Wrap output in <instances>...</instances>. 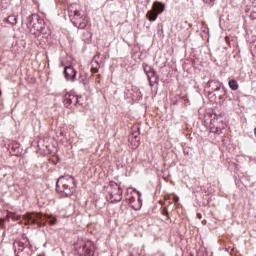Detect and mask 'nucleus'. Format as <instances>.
<instances>
[{"mask_svg":"<svg viewBox=\"0 0 256 256\" xmlns=\"http://www.w3.org/2000/svg\"><path fill=\"white\" fill-rule=\"evenodd\" d=\"M68 11L70 13H74V17L71 19L72 24L74 27H77L78 29H85L87 25L89 24V19L87 16L81 15V12L79 10H72L71 7L68 8Z\"/></svg>","mask_w":256,"mask_h":256,"instance_id":"nucleus-4","label":"nucleus"},{"mask_svg":"<svg viewBox=\"0 0 256 256\" xmlns=\"http://www.w3.org/2000/svg\"><path fill=\"white\" fill-rule=\"evenodd\" d=\"M205 1V3H213V1H215V0H204Z\"/></svg>","mask_w":256,"mask_h":256,"instance_id":"nucleus-20","label":"nucleus"},{"mask_svg":"<svg viewBox=\"0 0 256 256\" xmlns=\"http://www.w3.org/2000/svg\"><path fill=\"white\" fill-rule=\"evenodd\" d=\"M83 251H84L85 256H94L95 255V251L93 250V246L87 247V245H85L83 247Z\"/></svg>","mask_w":256,"mask_h":256,"instance_id":"nucleus-14","label":"nucleus"},{"mask_svg":"<svg viewBox=\"0 0 256 256\" xmlns=\"http://www.w3.org/2000/svg\"><path fill=\"white\" fill-rule=\"evenodd\" d=\"M15 256H19V254L15 253Z\"/></svg>","mask_w":256,"mask_h":256,"instance_id":"nucleus-24","label":"nucleus"},{"mask_svg":"<svg viewBox=\"0 0 256 256\" xmlns=\"http://www.w3.org/2000/svg\"><path fill=\"white\" fill-rule=\"evenodd\" d=\"M250 18L251 19H256V6H254L251 10V13H250Z\"/></svg>","mask_w":256,"mask_h":256,"instance_id":"nucleus-19","label":"nucleus"},{"mask_svg":"<svg viewBox=\"0 0 256 256\" xmlns=\"http://www.w3.org/2000/svg\"><path fill=\"white\" fill-rule=\"evenodd\" d=\"M139 203H141V198H138Z\"/></svg>","mask_w":256,"mask_h":256,"instance_id":"nucleus-23","label":"nucleus"},{"mask_svg":"<svg viewBox=\"0 0 256 256\" xmlns=\"http://www.w3.org/2000/svg\"><path fill=\"white\" fill-rule=\"evenodd\" d=\"M147 77L149 80L150 87H153V85H155V83H159V78L157 77V74L155 73V71H150L147 74Z\"/></svg>","mask_w":256,"mask_h":256,"instance_id":"nucleus-10","label":"nucleus"},{"mask_svg":"<svg viewBox=\"0 0 256 256\" xmlns=\"http://www.w3.org/2000/svg\"><path fill=\"white\" fill-rule=\"evenodd\" d=\"M220 123H222V125L216 127V133L218 135H219V133H221L222 129H225L227 127V124H225V122H223V120H221Z\"/></svg>","mask_w":256,"mask_h":256,"instance_id":"nucleus-16","label":"nucleus"},{"mask_svg":"<svg viewBox=\"0 0 256 256\" xmlns=\"http://www.w3.org/2000/svg\"><path fill=\"white\" fill-rule=\"evenodd\" d=\"M148 21H156L157 17H159V13L155 12L154 10H149L146 14Z\"/></svg>","mask_w":256,"mask_h":256,"instance_id":"nucleus-13","label":"nucleus"},{"mask_svg":"<svg viewBox=\"0 0 256 256\" xmlns=\"http://www.w3.org/2000/svg\"><path fill=\"white\" fill-rule=\"evenodd\" d=\"M26 247H29V244H27V242H23L22 240L15 241L13 243L14 253H17V255H19V253H23Z\"/></svg>","mask_w":256,"mask_h":256,"instance_id":"nucleus-8","label":"nucleus"},{"mask_svg":"<svg viewBox=\"0 0 256 256\" xmlns=\"http://www.w3.org/2000/svg\"><path fill=\"white\" fill-rule=\"evenodd\" d=\"M20 241H23V243H26L27 245H29V247H31V242H29V238H27L26 234H22Z\"/></svg>","mask_w":256,"mask_h":256,"instance_id":"nucleus-18","label":"nucleus"},{"mask_svg":"<svg viewBox=\"0 0 256 256\" xmlns=\"http://www.w3.org/2000/svg\"><path fill=\"white\" fill-rule=\"evenodd\" d=\"M153 10L158 13V15H161L163 11H165V4L162 2L156 1L153 4Z\"/></svg>","mask_w":256,"mask_h":256,"instance_id":"nucleus-11","label":"nucleus"},{"mask_svg":"<svg viewBox=\"0 0 256 256\" xmlns=\"http://www.w3.org/2000/svg\"><path fill=\"white\" fill-rule=\"evenodd\" d=\"M174 201H179V198L176 197V198L174 199Z\"/></svg>","mask_w":256,"mask_h":256,"instance_id":"nucleus-22","label":"nucleus"},{"mask_svg":"<svg viewBox=\"0 0 256 256\" xmlns=\"http://www.w3.org/2000/svg\"><path fill=\"white\" fill-rule=\"evenodd\" d=\"M0 96H1V91H0Z\"/></svg>","mask_w":256,"mask_h":256,"instance_id":"nucleus-26","label":"nucleus"},{"mask_svg":"<svg viewBox=\"0 0 256 256\" xmlns=\"http://www.w3.org/2000/svg\"><path fill=\"white\" fill-rule=\"evenodd\" d=\"M63 103L65 107L69 108L71 105H77L79 98L73 94L66 93L63 97Z\"/></svg>","mask_w":256,"mask_h":256,"instance_id":"nucleus-7","label":"nucleus"},{"mask_svg":"<svg viewBox=\"0 0 256 256\" xmlns=\"http://www.w3.org/2000/svg\"><path fill=\"white\" fill-rule=\"evenodd\" d=\"M44 25L45 23L43 22V19L35 14H32L27 18V28L34 37H39L41 33H43Z\"/></svg>","mask_w":256,"mask_h":256,"instance_id":"nucleus-2","label":"nucleus"},{"mask_svg":"<svg viewBox=\"0 0 256 256\" xmlns=\"http://www.w3.org/2000/svg\"><path fill=\"white\" fill-rule=\"evenodd\" d=\"M137 194H138L139 197H141V192L137 191Z\"/></svg>","mask_w":256,"mask_h":256,"instance_id":"nucleus-21","label":"nucleus"},{"mask_svg":"<svg viewBox=\"0 0 256 256\" xmlns=\"http://www.w3.org/2000/svg\"><path fill=\"white\" fill-rule=\"evenodd\" d=\"M106 191L109 195L108 200L110 203H119L123 199V188L115 181H110L106 186Z\"/></svg>","mask_w":256,"mask_h":256,"instance_id":"nucleus-3","label":"nucleus"},{"mask_svg":"<svg viewBox=\"0 0 256 256\" xmlns=\"http://www.w3.org/2000/svg\"><path fill=\"white\" fill-rule=\"evenodd\" d=\"M28 221L30 223H32L33 225H41V223H43V221H47V223H49V225H57V218H55L54 216H43L41 214H29L28 215Z\"/></svg>","mask_w":256,"mask_h":256,"instance_id":"nucleus-5","label":"nucleus"},{"mask_svg":"<svg viewBox=\"0 0 256 256\" xmlns=\"http://www.w3.org/2000/svg\"><path fill=\"white\" fill-rule=\"evenodd\" d=\"M64 77L66 81H75L77 77V70L73 66H66L64 68Z\"/></svg>","mask_w":256,"mask_h":256,"instance_id":"nucleus-6","label":"nucleus"},{"mask_svg":"<svg viewBox=\"0 0 256 256\" xmlns=\"http://www.w3.org/2000/svg\"><path fill=\"white\" fill-rule=\"evenodd\" d=\"M77 189L75 178L70 175L60 176L56 182V191L62 195V197H71Z\"/></svg>","mask_w":256,"mask_h":256,"instance_id":"nucleus-1","label":"nucleus"},{"mask_svg":"<svg viewBox=\"0 0 256 256\" xmlns=\"http://www.w3.org/2000/svg\"><path fill=\"white\" fill-rule=\"evenodd\" d=\"M130 256H134L133 254H130Z\"/></svg>","mask_w":256,"mask_h":256,"instance_id":"nucleus-25","label":"nucleus"},{"mask_svg":"<svg viewBox=\"0 0 256 256\" xmlns=\"http://www.w3.org/2000/svg\"><path fill=\"white\" fill-rule=\"evenodd\" d=\"M208 89H211V91H220L221 89V82L217 80H209L207 83Z\"/></svg>","mask_w":256,"mask_h":256,"instance_id":"nucleus-9","label":"nucleus"},{"mask_svg":"<svg viewBox=\"0 0 256 256\" xmlns=\"http://www.w3.org/2000/svg\"><path fill=\"white\" fill-rule=\"evenodd\" d=\"M8 23H10L11 25H17V17L15 16H9L7 19Z\"/></svg>","mask_w":256,"mask_h":256,"instance_id":"nucleus-17","label":"nucleus"},{"mask_svg":"<svg viewBox=\"0 0 256 256\" xmlns=\"http://www.w3.org/2000/svg\"><path fill=\"white\" fill-rule=\"evenodd\" d=\"M97 57L99 56H94L92 60V68H91L92 73H98L99 67H101V64H99V61L97 60Z\"/></svg>","mask_w":256,"mask_h":256,"instance_id":"nucleus-12","label":"nucleus"},{"mask_svg":"<svg viewBox=\"0 0 256 256\" xmlns=\"http://www.w3.org/2000/svg\"><path fill=\"white\" fill-rule=\"evenodd\" d=\"M228 85H229L230 89H232V91H237V89H239V83H237V80H235V79H231L228 82Z\"/></svg>","mask_w":256,"mask_h":256,"instance_id":"nucleus-15","label":"nucleus"}]
</instances>
